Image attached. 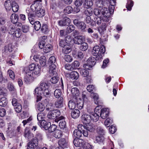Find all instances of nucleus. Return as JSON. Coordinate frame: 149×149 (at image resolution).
Segmentation results:
<instances>
[{
    "instance_id": "nucleus-30",
    "label": "nucleus",
    "mask_w": 149,
    "mask_h": 149,
    "mask_svg": "<svg viewBox=\"0 0 149 149\" xmlns=\"http://www.w3.org/2000/svg\"><path fill=\"white\" fill-rule=\"evenodd\" d=\"M41 126L43 127L45 130H48L50 126L51 125V123L50 122H47L45 120L43 121L42 122H41L40 123Z\"/></svg>"
},
{
    "instance_id": "nucleus-26",
    "label": "nucleus",
    "mask_w": 149,
    "mask_h": 149,
    "mask_svg": "<svg viewBox=\"0 0 149 149\" xmlns=\"http://www.w3.org/2000/svg\"><path fill=\"white\" fill-rule=\"evenodd\" d=\"M87 124L86 126H84V130H85L86 131L88 132V131L91 132H93L95 128L93 125L89 124Z\"/></svg>"
},
{
    "instance_id": "nucleus-22",
    "label": "nucleus",
    "mask_w": 149,
    "mask_h": 149,
    "mask_svg": "<svg viewBox=\"0 0 149 149\" xmlns=\"http://www.w3.org/2000/svg\"><path fill=\"white\" fill-rule=\"evenodd\" d=\"M80 115V111L78 109H75L72 111L71 113L72 117L74 118H77L79 117Z\"/></svg>"
},
{
    "instance_id": "nucleus-15",
    "label": "nucleus",
    "mask_w": 149,
    "mask_h": 149,
    "mask_svg": "<svg viewBox=\"0 0 149 149\" xmlns=\"http://www.w3.org/2000/svg\"><path fill=\"white\" fill-rule=\"evenodd\" d=\"M63 118L64 117L61 116L57 118L55 120V121H56V120L59 121V126L60 128L62 129H63L64 128H65L66 126V123Z\"/></svg>"
},
{
    "instance_id": "nucleus-14",
    "label": "nucleus",
    "mask_w": 149,
    "mask_h": 149,
    "mask_svg": "<svg viewBox=\"0 0 149 149\" xmlns=\"http://www.w3.org/2000/svg\"><path fill=\"white\" fill-rule=\"evenodd\" d=\"M74 43L77 45H80L85 41V38L82 36H75L73 39Z\"/></svg>"
},
{
    "instance_id": "nucleus-6",
    "label": "nucleus",
    "mask_w": 149,
    "mask_h": 149,
    "mask_svg": "<svg viewBox=\"0 0 149 149\" xmlns=\"http://www.w3.org/2000/svg\"><path fill=\"white\" fill-rule=\"evenodd\" d=\"M60 112L58 109L50 111L48 113L47 118L50 119H54L59 116Z\"/></svg>"
},
{
    "instance_id": "nucleus-57",
    "label": "nucleus",
    "mask_w": 149,
    "mask_h": 149,
    "mask_svg": "<svg viewBox=\"0 0 149 149\" xmlns=\"http://www.w3.org/2000/svg\"><path fill=\"white\" fill-rule=\"evenodd\" d=\"M41 30L43 33H47L48 31L47 25L46 24H44L42 26Z\"/></svg>"
},
{
    "instance_id": "nucleus-7",
    "label": "nucleus",
    "mask_w": 149,
    "mask_h": 149,
    "mask_svg": "<svg viewBox=\"0 0 149 149\" xmlns=\"http://www.w3.org/2000/svg\"><path fill=\"white\" fill-rule=\"evenodd\" d=\"M98 108V112L100 116L102 119H105L108 116L109 113V109L107 108H104L101 109Z\"/></svg>"
},
{
    "instance_id": "nucleus-55",
    "label": "nucleus",
    "mask_w": 149,
    "mask_h": 149,
    "mask_svg": "<svg viewBox=\"0 0 149 149\" xmlns=\"http://www.w3.org/2000/svg\"><path fill=\"white\" fill-rule=\"evenodd\" d=\"M73 10L72 7L70 6H68L65 8L64 12L65 13L69 14L71 13Z\"/></svg>"
},
{
    "instance_id": "nucleus-35",
    "label": "nucleus",
    "mask_w": 149,
    "mask_h": 149,
    "mask_svg": "<svg viewBox=\"0 0 149 149\" xmlns=\"http://www.w3.org/2000/svg\"><path fill=\"white\" fill-rule=\"evenodd\" d=\"M24 136L27 138L28 139L30 140L33 136V134L29 130H26L25 132Z\"/></svg>"
},
{
    "instance_id": "nucleus-23",
    "label": "nucleus",
    "mask_w": 149,
    "mask_h": 149,
    "mask_svg": "<svg viewBox=\"0 0 149 149\" xmlns=\"http://www.w3.org/2000/svg\"><path fill=\"white\" fill-rule=\"evenodd\" d=\"M72 50V48L70 45L67 44L63 47V52L65 54H68Z\"/></svg>"
},
{
    "instance_id": "nucleus-41",
    "label": "nucleus",
    "mask_w": 149,
    "mask_h": 149,
    "mask_svg": "<svg viewBox=\"0 0 149 149\" xmlns=\"http://www.w3.org/2000/svg\"><path fill=\"white\" fill-rule=\"evenodd\" d=\"M134 3L131 0H127V3L126 5V8L127 10L130 11L132 8L133 6Z\"/></svg>"
},
{
    "instance_id": "nucleus-11",
    "label": "nucleus",
    "mask_w": 149,
    "mask_h": 149,
    "mask_svg": "<svg viewBox=\"0 0 149 149\" xmlns=\"http://www.w3.org/2000/svg\"><path fill=\"white\" fill-rule=\"evenodd\" d=\"M49 86L48 84L45 82H41L39 86L36 88L34 92L36 93V92H40L42 91L45 89L49 88Z\"/></svg>"
},
{
    "instance_id": "nucleus-3",
    "label": "nucleus",
    "mask_w": 149,
    "mask_h": 149,
    "mask_svg": "<svg viewBox=\"0 0 149 149\" xmlns=\"http://www.w3.org/2000/svg\"><path fill=\"white\" fill-rule=\"evenodd\" d=\"M47 75L50 77H52L50 80L52 84H55L58 81L59 78V77H57V73L56 70H49Z\"/></svg>"
},
{
    "instance_id": "nucleus-42",
    "label": "nucleus",
    "mask_w": 149,
    "mask_h": 149,
    "mask_svg": "<svg viewBox=\"0 0 149 149\" xmlns=\"http://www.w3.org/2000/svg\"><path fill=\"white\" fill-rule=\"evenodd\" d=\"M71 92L74 96L77 97L79 95V91L77 88H74L72 89Z\"/></svg>"
},
{
    "instance_id": "nucleus-51",
    "label": "nucleus",
    "mask_w": 149,
    "mask_h": 149,
    "mask_svg": "<svg viewBox=\"0 0 149 149\" xmlns=\"http://www.w3.org/2000/svg\"><path fill=\"white\" fill-rule=\"evenodd\" d=\"M93 20L95 23V25L96 24L98 25H100L101 24L102 20L101 18L100 17H95L94 18Z\"/></svg>"
},
{
    "instance_id": "nucleus-31",
    "label": "nucleus",
    "mask_w": 149,
    "mask_h": 149,
    "mask_svg": "<svg viewBox=\"0 0 149 149\" xmlns=\"http://www.w3.org/2000/svg\"><path fill=\"white\" fill-rule=\"evenodd\" d=\"M70 76L71 79L77 80L79 77V74L77 72L73 71L70 73Z\"/></svg>"
},
{
    "instance_id": "nucleus-52",
    "label": "nucleus",
    "mask_w": 149,
    "mask_h": 149,
    "mask_svg": "<svg viewBox=\"0 0 149 149\" xmlns=\"http://www.w3.org/2000/svg\"><path fill=\"white\" fill-rule=\"evenodd\" d=\"M8 88L9 90L11 92H13L14 93L16 94V91L15 90L14 86L12 83H9L8 84Z\"/></svg>"
},
{
    "instance_id": "nucleus-27",
    "label": "nucleus",
    "mask_w": 149,
    "mask_h": 149,
    "mask_svg": "<svg viewBox=\"0 0 149 149\" xmlns=\"http://www.w3.org/2000/svg\"><path fill=\"white\" fill-rule=\"evenodd\" d=\"M19 19L18 15L15 13L12 14L10 16V19L13 24H15L17 22Z\"/></svg>"
},
{
    "instance_id": "nucleus-48",
    "label": "nucleus",
    "mask_w": 149,
    "mask_h": 149,
    "mask_svg": "<svg viewBox=\"0 0 149 149\" xmlns=\"http://www.w3.org/2000/svg\"><path fill=\"white\" fill-rule=\"evenodd\" d=\"M68 104L69 107L70 109H74L76 107L75 103L72 100L69 101Z\"/></svg>"
},
{
    "instance_id": "nucleus-63",
    "label": "nucleus",
    "mask_w": 149,
    "mask_h": 149,
    "mask_svg": "<svg viewBox=\"0 0 149 149\" xmlns=\"http://www.w3.org/2000/svg\"><path fill=\"white\" fill-rule=\"evenodd\" d=\"M64 58L65 60L68 62H71L73 59L72 57L69 55H65Z\"/></svg>"
},
{
    "instance_id": "nucleus-12",
    "label": "nucleus",
    "mask_w": 149,
    "mask_h": 149,
    "mask_svg": "<svg viewBox=\"0 0 149 149\" xmlns=\"http://www.w3.org/2000/svg\"><path fill=\"white\" fill-rule=\"evenodd\" d=\"M38 140L34 138L28 143L27 149H35L38 146Z\"/></svg>"
},
{
    "instance_id": "nucleus-59",
    "label": "nucleus",
    "mask_w": 149,
    "mask_h": 149,
    "mask_svg": "<svg viewBox=\"0 0 149 149\" xmlns=\"http://www.w3.org/2000/svg\"><path fill=\"white\" fill-rule=\"evenodd\" d=\"M37 107L38 110L40 111H43L45 108L44 105L41 103L38 104Z\"/></svg>"
},
{
    "instance_id": "nucleus-40",
    "label": "nucleus",
    "mask_w": 149,
    "mask_h": 149,
    "mask_svg": "<svg viewBox=\"0 0 149 149\" xmlns=\"http://www.w3.org/2000/svg\"><path fill=\"white\" fill-rule=\"evenodd\" d=\"M55 97L58 99L60 98V97H62L61 96L62 93L61 90L59 89H56L54 93Z\"/></svg>"
},
{
    "instance_id": "nucleus-64",
    "label": "nucleus",
    "mask_w": 149,
    "mask_h": 149,
    "mask_svg": "<svg viewBox=\"0 0 149 149\" xmlns=\"http://www.w3.org/2000/svg\"><path fill=\"white\" fill-rule=\"evenodd\" d=\"M84 105V102L83 101L81 100L79 101H78L77 104V107L79 109H82Z\"/></svg>"
},
{
    "instance_id": "nucleus-61",
    "label": "nucleus",
    "mask_w": 149,
    "mask_h": 149,
    "mask_svg": "<svg viewBox=\"0 0 149 149\" xmlns=\"http://www.w3.org/2000/svg\"><path fill=\"white\" fill-rule=\"evenodd\" d=\"M104 140V138L102 135L97 136L96 138V142L99 143L103 142Z\"/></svg>"
},
{
    "instance_id": "nucleus-25",
    "label": "nucleus",
    "mask_w": 149,
    "mask_h": 149,
    "mask_svg": "<svg viewBox=\"0 0 149 149\" xmlns=\"http://www.w3.org/2000/svg\"><path fill=\"white\" fill-rule=\"evenodd\" d=\"M28 16L29 20L30 23L32 24H34L35 23V15L33 14L29 13L28 14Z\"/></svg>"
},
{
    "instance_id": "nucleus-1",
    "label": "nucleus",
    "mask_w": 149,
    "mask_h": 149,
    "mask_svg": "<svg viewBox=\"0 0 149 149\" xmlns=\"http://www.w3.org/2000/svg\"><path fill=\"white\" fill-rule=\"evenodd\" d=\"M78 129H75L73 132V135L76 138H79L81 136L82 133L85 137H87L88 132L84 130V127L82 124H79L77 126Z\"/></svg>"
},
{
    "instance_id": "nucleus-29",
    "label": "nucleus",
    "mask_w": 149,
    "mask_h": 149,
    "mask_svg": "<svg viewBox=\"0 0 149 149\" xmlns=\"http://www.w3.org/2000/svg\"><path fill=\"white\" fill-rule=\"evenodd\" d=\"M97 60H98V59L97 58H95L94 57H91L88 59L87 62L88 64H91L93 66L95 64Z\"/></svg>"
},
{
    "instance_id": "nucleus-38",
    "label": "nucleus",
    "mask_w": 149,
    "mask_h": 149,
    "mask_svg": "<svg viewBox=\"0 0 149 149\" xmlns=\"http://www.w3.org/2000/svg\"><path fill=\"white\" fill-rule=\"evenodd\" d=\"M11 8L14 12H16L18 11L19 9V6L17 4L15 1L12 3Z\"/></svg>"
},
{
    "instance_id": "nucleus-53",
    "label": "nucleus",
    "mask_w": 149,
    "mask_h": 149,
    "mask_svg": "<svg viewBox=\"0 0 149 149\" xmlns=\"http://www.w3.org/2000/svg\"><path fill=\"white\" fill-rule=\"evenodd\" d=\"M13 49L12 46L11 45H9L8 47L5 46L3 50H4V51L6 52H7L8 51L11 52L13 51Z\"/></svg>"
},
{
    "instance_id": "nucleus-9",
    "label": "nucleus",
    "mask_w": 149,
    "mask_h": 149,
    "mask_svg": "<svg viewBox=\"0 0 149 149\" xmlns=\"http://www.w3.org/2000/svg\"><path fill=\"white\" fill-rule=\"evenodd\" d=\"M101 107V106H98L95 108L94 112H92L90 113V116H91V120H93V121L96 122L99 119V115L98 112V108Z\"/></svg>"
},
{
    "instance_id": "nucleus-28",
    "label": "nucleus",
    "mask_w": 149,
    "mask_h": 149,
    "mask_svg": "<svg viewBox=\"0 0 149 149\" xmlns=\"http://www.w3.org/2000/svg\"><path fill=\"white\" fill-rule=\"evenodd\" d=\"M42 0H36L34 1V3L31 5V9L33 11H35L38 9V6H37V4L41 2Z\"/></svg>"
},
{
    "instance_id": "nucleus-13",
    "label": "nucleus",
    "mask_w": 149,
    "mask_h": 149,
    "mask_svg": "<svg viewBox=\"0 0 149 149\" xmlns=\"http://www.w3.org/2000/svg\"><path fill=\"white\" fill-rule=\"evenodd\" d=\"M56 58L54 56H51L49 59L48 63L49 65V70H55L56 66L54 64L56 62Z\"/></svg>"
},
{
    "instance_id": "nucleus-17",
    "label": "nucleus",
    "mask_w": 149,
    "mask_h": 149,
    "mask_svg": "<svg viewBox=\"0 0 149 149\" xmlns=\"http://www.w3.org/2000/svg\"><path fill=\"white\" fill-rule=\"evenodd\" d=\"M70 22V19L68 17H65L62 20L59 21L58 24L60 26H63L69 25Z\"/></svg>"
},
{
    "instance_id": "nucleus-50",
    "label": "nucleus",
    "mask_w": 149,
    "mask_h": 149,
    "mask_svg": "<svg viewBox=\"0 0 149 149\" xmlns=\"http://www.w3.org/2000/svg\"><path fill=\"white\" fill-rule=\"evenodd\" d=\"M104 1L103 0H96V4L99 8L102 7L104 5Z\"/></svg>"
},
{
    "instance_id": "nucleus-18",
    "label": "nucleus",
    "mask_w": 149,
    "mask_h": 149,
    "mask_svg": "<svg viewBox=\"0 0 149 149\" xmlns=\"http://www.w3.org/2000/svg\"><path fill=\"white\" fill-rule=\"evenodd\" d=\"M13 1V0H6L4 2V6L7 10H10L11 9V6Z\"/></svg>"
},
{
    "instance_id": "nucleus-33",
    "label": "nucleus",
    "mask_w": 149,
    "mask_h": 149,
    "mask_svg": "<svg viewBox=\"0 0 149 149\" xmlns=\"http://www.w3.org/2000/svg\"><path fill=\"white\" fill-rule=\"evenodd\" d=\"M91 97L94 99L95 103L96 104H98V100L99 98V95L96 93H92L91 95Z\"/></svg>"
},
{
    "instance_id": "nucleus-56",
    "label": "nucleus",
    "mask_w": 149,
    "mask_h": 149,
    "mask_svg": "<svg viewBox=\"0 0 149 149\" xmlns=\"http://www.w3.org/2000/svg\"><path fill=\"white\" fill-rule=\"evenodd\" d=\"M80 72L82 75L84 77L87 76L89 74L88 71L85 69H82L80 70Z\"/></svg>"
},
{
    "instance_id": "nucleus-47",
    "label": "nucleus",
    "mask_w": 149,
    "mask_h": 149,
    "mask_svg": "<svg viewBox=\"0 0 149 149\" xmlns=\"http://www.w3.org/2000/svg\"><path fill=\"white\" fill-rule=\"evenodd\" d=\"M84 13L87 16H91L93 13V9L91 8H88L86 9Z\"/></svg>"
},
{
    "instance_id": "nucleus-44",
    "label": "nucleus",
    "mask_w": 149,
    "mask_h": 149,
    "mask_svg": "<svg viewBox=\"0 0 149 149\" xmlns=\"http://www.w3.org/2000/svg\"><path fill=\"white\" fill-rule=\"evenodd\" d=\"M46 58L45 56H41L40 58V61H39L40 65L42 66H44L46 64Z\"/></svg>"
},
{
    "instance_id": "nucleus-58",
    "label": "nucleus",
    "mask_w": 149,
    "mask_h": 149,
    "mask_svg": "<svg viewBox=\"0 0 149 149\" xmlns=\"http://www.w3.org/2000/svg\"><path fill=\"white\" fill-rule=\"evenodd\" d=\"M56 126L54 124H52V125H50L48 129V130L49 133H51L53 132H54V131L56 130Z\"/></svg>"
},
{
    "instance_id": "nucleus-21",
    "label": "nucleus",
    "mask_w": 149,
    "mask_h": 149,
    "mask_svg": "<svg viewBox=\"0 0 149 149\" xmlns=\"http://www.w3.org/2000/svg\"><path fill=\"white\" fill-rule=\"evenodd\" d=\"M69 38H70V36H68L66 37L65 40L59 39V45L62 47H64V46L66 45V43H69V41H68V39Z\"/></svg>"
},
{
    "instance_id": "nucleus-24",
    "label": "nucleus",
    "mask_w": 149,
    "mask_h": 149,
    "mask_svg": "<svg viewBox=\"0 0 149 149\" xmlns=\"http://www.w3.org/2000/svg\"><path fill=\"white\" fill-rule=\"evenodd\" d=\"M55 105L57 108L62 107L63 105V97H60V98L58 99L55 103Z\"/></svg>"
},
{
    "instance_id": "nucleus-39",
    "label": "nucleus",
    "mask_w": 149,
    "mask_h": 149,
    "mask_svg": "<svg viewBox=\"0 0 149 149\" xmlns=\"http://www.w3.org/2000/svg\"><path fill=\"white\" fill-rule=\"evenodd\" d=\"M7 31L9 34H13L15 31L14 26L12 24L10 25L8 28Z\"/></svg>"
},
{
    "instance_id": "nucleus-37",
    "label": "nucleus",
    "mask_w": 149,
    "mask_h": 149,
    "mask_svg": "<svg viewBox=\"0 0 149 149\" xmlns=\"http://www.w3.org/2000/svg\"><path fill=\"white\" fill-rule=\"evenodd\" d=\"M52 48V46L50 44H48L44 47L43 50L45 53H47L50 51Z\"/></svg>"
},
{
    "instance_id": "nucleus-60",
    "label": "nucleus",
    "mask_w": 149,
    "mask_h": 149,
    "mask_svg": "<svg viewBox=\"0 0 149 149\" xmlns=\"http://www.w3.org/2000/svg\"><path fill=\"white\" fill-rule=\"evenodd\" d=\"M113 120L109 118H107L104 122V124L107 127H109L112 123Z\"/></svg>"
},
{
    "instance_id": "nucleus-4",
    "label": "nucleus",
    "mask_w": 149,
    "mask_h": 149,
    "mask_svg": "<svg viewBox=\"0 0 149 149\" xmlns=\"http://www.w3.org/2000/svg\"><path fill=\"white\" fill-rule=\"evenodd\" d=\"M101 15H102L104 17L103 19L105 22H108L109 19V17L111 15V13L106 7H104L101 9Z\"/></svg>"
},
{
    "instance_id": "nucleus-20",
    "label": "nucleus",
    "mask_w": 149,
    "mask_h": 149,
    "mask_svg": "<svg viewBox=\"0 0 149 149\" xmlns=\"http://www.w3.org/2000/svg\"><path fill=\"white\" fill-rule=\"evenodd\" d=\"M83 141L82 139L76 138L74 139L73 143L75 146L80 147L84 146L83 144Z\"/></svg>"
},
{
    "instance_id": "nucleus-32",
    "label": "nucleus",
    "mask_w": 149,
    "mask_h": 149,
    "mask_svg": "<svg viewBox=\"0 0 149 149\" xmlns=\"http://www.w3.org/2000/svg\"><path fill=\"white\" fill-rule=\"evenodd\" d=\"M85 21L87 24H89L91 26H94L95 23L93 20L91 19V18L89 16H87L85 18Z\"/></svg>"
},
{
    "instance_id": "nucleus-54",
    "label": "nucleus",
    "mask_w": 149,
    "mask_h": 149,
    "mask_svg": "<svg viewBox=\"0 0 149 149\" xmlns=\"http://www.w3.org/2000/svg\"><path fill=\"white\" fill-rule=\"evenodd\" d=\"M33 24L34 29L36 31H38L40 28L41 24L39 22L36 21Z\"/></svg>"
},
{
    "instance_id": "nucleus-8",
    "label": "nucleus",
    "mask_w": 149,
    "mask_h": 149,
    "mask_svg": "<svg viewBox=\"0 0 149 149\" xmlns=\"http://www.w3.org/2000/svg\"><path fill=\"white\" fill-rule=\"evenodd\" d=\"M99 50V47L98 46H95L93 49L92 54L93 56H96V58L98 59V60L100 61V60L102 58V55L100 54Z\"/></svg>"
},
{
    "instance_id": "nucleus-2",
    "label": "nucleus",
    "mask_w": 149,
    "mask_h": 149,
    "mask_svg": "<svg viewBox=\"0 0 149 149\" xmlns=\"http://www.w3.org/2000/svg\"><path fill=\"white\" fill-rule=\"evenodd\" d=\"M24 82L26 84L32 82L34 80L33 72L30 71L28 68L26 67L24 68Z\"/></svg>"
},
{
    "instance_id": "nucleus-34",
    "label": "nucleus",
    "mask_w": 149,
    "mask_h": 149,
    "mask_svg": "<svg viewBox=\"0 0 149 149\" xmlns=\"http://www.w3.org/2000/svg\"><path fill=\"white\" fill-rule=\"evenodd\" d=\"M62 132L59 130H56L53 133V136L57 138H59L62 136Z\"/></svg>"
},
{
    "instance_id": "nucleus-45",
    "label": "nucleus",
    "mask_w": 149,
    "mask_h": 149,
    "mask_svg": "<svg viewBox=\"0 0 149 149\" xmlns=\"http://www.w3.org/2000/svg\"><path fill=\"white\" fill-rule=\"evenodd\" d=\"M80 45L79 47L80 50L82 51H85L87 50L88 48V45L87 43L84 42Z\"/></svg>"
},
{
    "instance_id": "nucleus-36",
    "label": "nucleus",
    "mask_w": 149,
    "mask_h": 149,
    "mask_svg": "<svg viewBox=\"0 0 149 149\" xmlns=\"http://www.w3.org/2000/svg\"><path fill=\"white\" fill-rule=\"evenodd\" d=\"M38 94H41V95L45 96V97H48L50 95L48 88L45 89V90L43 91H42L41 92H38Z\"/></svg>"
},
{
    "instance_id": "nucleus-49",
    "label": "nucleus",
    "mask_w": 149,
    "mask_h": 149,
    "mask_svg": "<svg viewBox=\"0 0 149 149\" xmlns=\"http://www.w3.org/2000/svg\"><path fill=\"white\" fill-rule=\"evenodd\" d=\"M75 29V27L73 25H70L67 27L66 29V32L67 33H69L74 30Z\"/></svg>"
},
{
    "instance_id": "nucleus-5",
    "label": "nucleus",
    "mask_w": 149,
    "mask_h": 149,
    "mask_svg": "<svg viewBox=\"0 0 149 149\" xmlns=\"http://www.w3.org/2000/svg\"><path fill=\"white\" fill-rule=\"evenodd\" d=\"M73 23L81 31H86L85 29L86 27V25L84 22L79 21L78 19H75L73 20Z\"/></svg>"
},
{
    "instance_id": "nucleus-46",
    "label": "nucleus",
    "mask_w": 149,
    "mask_h": 149,
    "mask_svg": "<svg viewBox=\"0 0 149 149\" xmlns=\"http://www.w3.org/2000/svg\"><path fill=\"white\" fill-rule=\"evenodd\" d=\"M45 114L43 113L40 112L37 115V119L38 120L41 121V122H42L43 121H45L43 120V119L45 117Z\"/></svg>"
},
{
    "instance_id": "nucleus-10",
    "label": "nucleus",
    "mask_w": 149,
    "mask_h": 149,
    "mask_svg": "<svg viewBox=\"0 0 149 149\" xmlns=\"http://www.w3.org/2000/svg\"><path fill=\"white\" fill-rule=\"evenodd\" d=\"M30 71L33 72L34 70V73L36 74H38L39 73L40 71V69L39 66L38 65H36L35 64L32 63L28 67H26Z\"/></svg>"
},
{
    "instance_id": "nucleus-19",
    "label": "nucleus",
    "mask_w": 149,
    "mask_h": 149,
    "mask_svg": "<svg viewBox=\"0 0 149 149\" xmlns=\"http://www.w3.org/2000/svg\"><path fill=\"white\" fill-rule=\"evenodd\" d=\"M45 14V10L43 9H40L39 10H37L35 12V17H41L44 16Z\"/></svg>"
},
{
    "instance_id": "nucleus-16",
    "label": "nucleus",
    "mask_w": 149,
    "mask_h": 149,
    "mask_svg": "<svg viewBox=\"0 0 149 149\" xmlns=\"http://www.w3.org/2000/svg\"><path fill=\"white\" fill-rule=\"evenodd\" d=\"M82 122L86 124H89L91 120V116L87 114H83L81 116Z\"/></svg>"
},
{
    "instance_id": "nucleus-43",
    "label": "nucleus",
    "mask_w": 149,
    "mask_h": 149,
    "mask_svg": "<svg viewBox=\"0 0 149 149\" xmlns=\"http://www.w3.org/2000/svg\"><path fill=\"white\" fill-rule=\"evenodd\" d=\"M7 104V100L5 97H3L0 99V105L2 107L6 106Z\"/></svg>"
},
{
    "instance_id": "nucleus-62",
    "label": "nucleus",
    "mask_w": 149,
    "mask_h": 149,
    "mask_svg": "<svg viewBox=\"0 0 149 149\" xmlns=\"http://www.w3.org/2000/svg\"><path fill=\"white\" fill-rule=\"evenodd\" d=\"M97 131L99 134L101 135H104L105 133L104 130L100 127L97 128Z\"/></svg>"
}]
</instances>
